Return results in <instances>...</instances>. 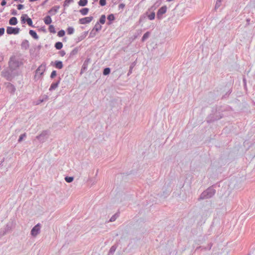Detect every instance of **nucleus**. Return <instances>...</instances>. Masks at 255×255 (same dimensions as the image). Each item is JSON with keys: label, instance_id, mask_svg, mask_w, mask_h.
<instances>
[{"label": "nucleus", "instance_id": "1a4fd4ad", "mask_svg": "<svg viewBox=\"0 0 255 255\" xmlns=\"http://www.w3.org/2000/svg\"><path fill=\"white\" fill-rule=\"evenodd\" d=\"M44 21L46 24H49L52 22L51 18L49 15L46 16L44 19Z\"/></svg>", "mask_w": 255, "mask_h": 255}, {"label": "nucleus", "instance_id": "c756f323", "mask_svg": "<svg viewBox=\"0 0 255 255\" xmlns=\"http://www.w3.org/2000/svg\"><path fill=\"white\" fill-rule=\"evenodd\" d=\"M25 136V134H21L19 138V139H18V141H22V140L23 139V137Z\"/></svg>", "mask_w": 255, "mask_h": 255}, {"label": "nucleus", "instance_id": "72a5a7b5", "mask_svg": "<svg viewBox=\"0 0 255 255\" xmlns=\"http://www.w3.org/2000/svg\"><path fill=\"white\" fill-rule=\"evenodd\" d=\"M116 219V217L114 216L112 217L111 219H110V221L111 222H113V221H114Z\"/></svg>", "mask_w": 255, "mask_h": 255}, {"label": "nucleus", "instance_id": "f3484780", "mask_svg": "<svg viewBox=\"0 0 255 255\" xmlns=\"http://www.w3.org/2000/svg\"><path fill=\"white\" fill-rule=\"evenodd\" d=\"M58 85V83H52L50 87V90L56 89Z\"/></svg>", "mask_w": 255, "mask_h": 255}, {"label": "nucleus", "instance_id": "5701e85b", "mask_svg": "<svg viewBox=\"0 0 255 255\" xmlns=\"http://www.w3.org/2000/svg\"><path fill=\"white\" fill-rule=\"evenodd\" d=\"M65 31L63 30H61L58 32V36L59 37H63L65 35Z\"/></svg>", "mask_w": 255, "mask_h": 255}, {"label": "nucleus", "instance_id": "ddd939ff", "mask_svg": "<svg viewBox=\"0 0 255 255\" xmlns=\"http://www.w3.org/2000/svg\"><path fill=\"white\" fill-rule=\"evenodd\" d=\"M89 11V8H84L80 10V13L83 15H86Z\"/></svg>", "mask_w": 255, "mask_h": 255}, {"label": "nucleus", "instance_id": "393cba45", "mask_svg": "<svg viewBox=\"0 0 255 255\" xmlns=\"http://www.w3.org/2000/svg\"><path fill=\"white\" fill-rule=\"evenodd\" d=\"M73 0H65L64 3V6H68L71 2H72Z\"/></svg>", "mask_w": 255, "mask_h": 255}, {"label": "nucleus", "instance_id": "f257e3e1", "mask_svg": "<svg viewBox=\"0 0 255 255\" xmlns=\"http://www.w3.org/2000/svg\"><path fill=\"white\" fill-rule=\"evenodd\" d=\"M167 6L164 5L160 7L157 12V17L158 19H161L162 15L166 12Z\"/></svg>", "mask_w": 255, "mask_h": 255}, {"label": "nucleus", "instance_id": "7c9ffc66", "mask_svg": "<svg viewBox=\"0 0 255 255\" xmlns=\"http://www.w3.org/2000/svg\"><path fill=\"white\" fill-rule=\"evenodd\" d=\"M23 8V5H22V4H20L17 5V9L19 10H20V9H22Z\"/></svg>", "mask_w": 255, "mask_h": 255}, {"label": "nucleus", "instance_id": "bb28decb", "mask_svg": "<svg viewBox=\"0 0 255 255\" xmlns=\"http://www.w3.org/2000/svg\"><path fill=\"white\" fill-rule=\"evenodd\" d=\"M99 3L101 6H104L106 4V0H100Z\"/></svg>", "mask_w": 255, "mask_h": 255}, {"label": "nucleus", "instance_id": "2eb2a0df", "mask_svg": "<svg viewBox=\"0 0 255 255\" xmlns=\"http://www.w3.org/2000/svg\"><path fill=\"white\" fill-rule=\"evenodd\" d=\"M67 33L69 35L74 33V30L73 27H69L67 29Z\"/></svg>", "mask_w": 255, "mask_h": 255}, {"label": "nucleus", "instance_id": "0eeeda50", "mask_svg": "<svg viewBox=\"0 0 255 255\" xmlns=\"http://www.w3.org/2000/svg\"><path fill=\"white\" fill-rule=\"evenodd\" d=\"M54 66L56 68L61 69L63 68V65L61 61H56L54 63Z\"/></svg>", "mask_w": 255, "mask_h": 255}, {"label": "nucleus", "instance_id": "c9c22d12", "mask_svg": "<svg viewBox=\"0 0 255 255\" xmlns=\"http://www.w3.org/2000/svg\"><path fill=\"white\" fill-rule=\"evenodd\" d=\"M99 25V28H96L97 31H98L99 29H101V26H100L99 25Z\"/></svg>", "mask_w": 255, "mask_h": 255}, {"label": "nucleus", "instance_id": "c85d7f7f", "mask_svg": "<svg viewBox=\"0 0 255 255\" xmlns=\"http://www.w3.org/2000/svg\"><path fill=\"white\" fill-rule=\"evenodd\" d=\"M4 32V28H0V35H2L3 34Z\"/></svg>", "mask_w": 255, "mask_h": 255}, {"label": "nucleus", "instance_id": "f8f14e48", "mask_svg": "<svg viewBox=\"0 0 255 255\" xmlns=\"http://www.w3.org/2000/svg\"><path fill=\"white\" fill-rule=\"evenodd\" d=\"M55 47L57 49L60 50L62 48L63 44L61 42H56L55 44Z\"/></svg>", "mask_w": 255, "mask_h": 255}, {"label": "nucleus", "instance_id": "9b49d317", "mask_svg": "<svg viewBox=\"0 0 255 255\" xmlns=\"http://www.w3.org/2000/svg\"><path fill=\"white\" fill-rule=\"evenodd\" d=\"M87 3H88L87 0H80L78 2V4L80 6H85L86 5H87Z\"/></svg>", "mask_w": 255, "mask_h": 255}, {"label": "nucleus", "instance_id": "cd10ccee", "mask_svg": "<svg viewBox=\"0 0 255 255\" xmlns=\"http://www.w3.org/2000/svg\"><path fill=\"white\" fill-rule=\"evenodd\" d=\"M56 76V71H53L51 74L50 77L51 78H54Z\"/></svg>", "mask_w": 255, "mask_h": 255}, {"label": "nucleus", "instance_id": "dca6fc26", "mask_svg": "<svg viewBox=\"0 0 255 255\" xmlns=\"http://www.w3.org/2000/svg\"><path fill=\"white\" fill-rule=\"evenodd\" d=\"M26 22H27V23L28 24V25H29L30 26H33L32 21L30 18L27 17L26 18Z\"/></svg>", "mask_w": 255, "mask_h": 255}, {"label": "nucleus", "instance_id": "4be33fe9", "mask_svg": "<svg viewBox=\"0 0 255 255\" xmlns=\"http://www.w3.org/2000/svg\"><path fill=\"white\" fill-rule=\"evenodd\" d=\"M108 19L110 21H113V20L115 19V16H114V14H110V15L108 16Z\"/></svg>", "mask_w": 255, "mask_h": 255}, {"label": "nucleus", "instance_id": "f03ea898", "mask_svg": "<svg viewBox=\"0 0 255 255\" xmlns=\"http://www.w3.org/2000/svg\"><path fill=\"white\" fill-rule=\"evenodd\" d=\"M19 29L18 28H14L12 27H7L6 29V32L8 34H16L19 33Z\"/></svg>", "mask_w": 255, "mask_h": 255}, {"label": "nucleus", "instance_id": "4468645a", "mask_svg": "<svg viewBox=\"0 0 255 255\" xmlns=\"http://www.w3.org/2000/svg\"><path fill=\"white\" fill-rule=\"evenodd\" d=\"M106 21V16L105 15H102L100 19V22L103 24L105 23Z\"/></svg>", "mask_w": 255, "mask_h": 255}, {"label": "nucleus", "instance_id": "412c9836", "mask_svg": "<svg viewBox=\"0 0 255 255\" xmlns=\"http://www.w3.org/2000/svg\"><path fill=\"white\" fill-rule=\"evenodd\" d=\"M148 18L150 19V20H153L155 18V13L154 12H152V13H151L150 14H149L148 15Z\"/></svg>", "mask_w": 255, "mask_h": 255}, {"label": "nucleus", "instance_id": "b1692460", "mask_svg": "<svg viewBox=\"0 0 255 255\" xmlns=\"http://www.w3.org/2000/svg\"><path fill=\"white\" fill-rule=\"evenodd\" d=\"M65 180L66 182L70 183L73 180V177H66L65 178Z\"/></svg>", "mask_w": 255, "mask_h": 255}, {"label": "nucleus", "instance_id": "20e7f679", "mask_svg": "<svg viewBox=\"0 0 255 255\" xmlns=\"http://www.w3.org/2000/svg\"><path fill=\"white\" fill-rule=\"evenodd\" d=\"M93 19L92 16L84 17L79 19V23L82 24H86L91 22Z\"/></svg>", "mask_w": 255, "mask_h": 255}, {"label": "nucleus", "instance_id": "9d476101", "mask_svg": "<svg viewBox=\"0 0 255 255\" xmlns=\"http://www.w3.org/2000/svg\"><path fill=\"white\" fill-rule=\"evenodd\" d=\"M30 35L33 37L35 39H37L38 38V36L36 33V32L33 30H30L29 31Z\"/></svg>", "mask_w": 255, "mask_h": 255}, {"label": "nucleus", "instance_id": "2f4dec72", "mask_svg": "<svg viewBox=\"0 0 255 255\" xmlns=\"http://www.w3.org/2000/svg\"><path fill=\"white\" fill-rule=\"evenodd\" d=\"M6 1H5V0H2L1 2V5L2 6H4L6 4Z\"/></svg>", "mask_w": 255, "mask_h": 255}, {"label": "nucleus", "instance_id": "e433bc0d", "mask_svg": "<svg viewBox=\"0 0 255 255\" xmlns=\"http://www.w3.org/2000/svg\"><path fill=\"white\" fill-rule=\"evenodd\" d=\"M95 26H96V27H97V24H96V25H95ZM96 28H99V27H96Z\"/></svg>", "mask_w": 255, "mask_h": 255}, {"label": "nucleus", "instance_id": "6e6552de", "mask_svg": "<svg viewBox=\"0 0 255 255\" xmlns=\"http://www.w3.org/2000/svg\"><path fill=\"white\" fill-rule=\"evenodd\" d=\"M17 23V18L15 17H11L9 20V23L10 25H15Z\"/></svg>", "mask_w": 255, "mask_h": 255}, {"label": "nucleus", "instance_id": "a878e982", "mask_svg": "<svg viewBox=\"0 0 255 255\" xmlns=\"http://www.w3.org/2000/svg\"><path fill=\"white\" fill-rule=\"evenodd\" d=\"M27 15L26 14L22 15L21 17V19L22 22L25 23L26 22V17H27Z\"/></svg>", "mask_w": 255, "mask_h": 255}, {"label": "nucleus", "instance_id": "423d86ee", "mask_svg": "<svg viewBox=\"0 0 255 255\" xmlns=\"http://www.w3.org/2000/svg\"><path fill=\"white\" fill-rule=\"evenodd\" d=\"M40 230V227L39 224H37L35 227L33 228V229L31 230V235L33 236H36Z\"/></svg>", "mask_w": 255, "mask_h": 255}, {"label": "nucleus", "instance_id": "6ab92c4d", "mask_svg": "<svg viewBox=\"0 0 255 255\" xmlns=\"http://www.w3.org/2000/svg\"><path fill=\"white\" fill-rule=\"evenodd\" d=\"M150 33L149 32H146L142 36V41H144L146 38H147L149 36Z\"/></svg>", "mask_w": 255, "mask_h": 255}, {"label": "nucleus", "instance_id": "a211bd4d", "mask_svg": "<svg viewBox=\"0 0 255 255\" xmlns=\"http://www.w3.org/2000/svg\"><path fill=\"white\" fill-rule=\"evenodd\" d=\"M49 31L51 33H55L56 32L55 27L53 25H50L49 27Z\"/></svg>", "mask_w": 255, "mask_h": 255}, {"label": "nucleus", "instance_id": "7ed1b4c3", "mask_svg": "<svg viewBox=\"0 0 255 255\" xmlns=\"http://www.w3.org/2000/svg\"><path fill=\"white\" fill-rule=\"evenodd\" d=\"M215 194V190L211 188L208 189L206 191L204 192L202 195L207 198L211 197Z\"/></svg>", "mask_w": 255, "mask_h": 255}, {"label": "nucleus", "instance_id": "aec40b11", "mask_svg": "<svg viewBox=\"0 0 255 255\" xmlns=\"http://www.w3.org/2000/svg\"><path fill=\"white\" fill-rule=\"evenodd\" d=\"M110 73V69L109 68H106L104 70L103 74L104 75H108Z\"/></svg>", "mask_w": 255, "mask_h": 255}, {"label": "nucleus", "instance_id": "473e14b6", "mask_svg": "<svg viewBox=\"0 0 255 255\" xmlns=\"http://www.w3.org/2000/svg\"><path fill=\"white\" fill-rule=\"evenodd\" d=\"M221 0H217L216 4V7H217V5H218V6H219L220 5V3L221 2Z\"/></svg>", "mask_w": 255, "mask_h": 255}, {"label": "nucleus", "instance_id": "39448f33", "mask_svg": "<svg viewBox=\"0 0 255 255\" xmlns=\"http://www.w3.org/2000/svg\"><path fill=\"white\" fill-rule=\"evenodd\" d=\"M45 65L41 64L40 66L38 67V68L36 70V74L39 75V76H41L45 72Z\"/></svg>", "mask_w": 255, "mask_h": 255}, {"label": "nucleus", "instance_id": "4c0bfd02", "mask_svg": "<svg viewBox=\"0 0 255 255\" xmlns=\"http://www.w3.org/2000/svg\"><path fill=\"white\" fill-rule=\"evenodd\" d=\"M111 23L110 22L108 23V24H109V25L111 24Z\"/></svg>", "mask_w": 255, "mask_h": 255}, {"label": "nucleus", "instance_id": "f704fd0d", "mask_svg": "<svg viewBox=\"0 0 255 255\" xmlns=\"http://www.w3.org/2000/svg\"><path fill=\"white\" fill-rule=\"evenodd\" d=\"M119 6H120V7L123 8L125 6V4H123V3H121V4H120Z\"/></svg>", "mask_w": 255, "mask_h": 255}]
</instances>
